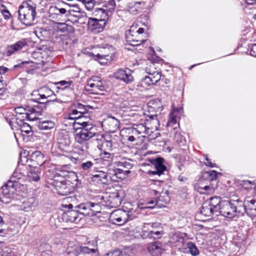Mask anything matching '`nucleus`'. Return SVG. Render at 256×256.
<instances>
[{
    "instance_id": "f257e3e1",
    "label": "nucleus",
    "mask_w": 256,
    "mask_h": 256,
    "mask_svg": "<svg viewBox=\"0 0 256 256\" xmlns=\"http://www.w3.org/2000/svg\"><path fill=\"white\" fill-rule=\"evenodd\" d=\"M218 213L222 216L230 219L244 214V202L240 198H228L224 199L218 196Z\"/></svg>"
},
{
    "instance_id": "f03ea898",
    "label": "nucleus",
    "mask_w": 256,
    "mask_h": 256,
    "mask_svg": "<svg viewBox=\"0 0 256 256\" xmlns=\"http://www.w3.org/2000/svg\"><path fill=\"white\" fill-rule=\"evenodd\" d=\"M46 181L48 187L54 188L56 193L60 196H67L74 192L76 183L64 179L52 170L46 172Z\"/></svg>"
},
{
    "instance_id": "7ed1b4c3",
    "label": "nucleus",
    "mask_w": 256,
    "mask_h": 256,
    "mask_svg": "<svg viewBox=\"0 0 256 256\" xmlns=\"http://www.w3.org/2000/svg\"><path fill=\"white\" fill-rule=\"evenodd\" d=\"M78 124L81 126V127L77 128V130L80 128V142H88L90 140L92 139L97 144V148H98V146L100 144L101 145L106 138L104 134L97 132L96 126L92 122H84Z\"/></svg>"
},
{
    "instance_id": "20e7f679",
    "label": "nucleus",
    "mask_w": 256,
    "mask_h": 256,
    "mask_svg": "<svg viewBox=\"0 0 256 256\" xmlns=\"http://www.w3.org/2000/svg\"><path fill=\"white\" fill-rule=\"evenodd\" d=\"M79 130L80 128L76 130V132L74 134V138L76 142L80 146L76 145L74 150H70L69 156H68L72 162L76 164L83 161L88 154V150L89 148L88 142H80Z\"/></svg>"
},
{
    "instance_id": "39448f33",
    "label": "nucleus",
    "mask_w": 256,
    "mask_h": 256,
    "mask_svg": "<svg viewBox=\"0 0 256 256\" xmlns=\"http://www.w3.org/2000/svg\"><path fill=\"white\" fill-rule=\"evenodd\" d=\"M32 96L28 100V104H33L34 108L32 110L34 111L36 110L38 113L43 112L50 103L58 100L56 98L48 100L47 96L44 92H41L40 90L33 92Z\"/></svg>"
},
{
    "instance_id": "423d86ee",
    "label": "nucleus",
    "mask_w": 256,
    "mask_h": 256,
    "mask_svg": "<svg viewBox=\"0 0 256 256\" xmlns=\"http://www.w3.org/2000/svg\"><path fill=\"white\" fill-rule=\"evenodd\" d=\"M126 193L122 189L116 190L110 193L108 196H102L100 200L102 205L111 208H117L120 206L126 198Z\"/></svg>"
},
{
    "instance_id": "0eeeda50",
    "label": "nucleus",
    "mask_w": 256,
    "mask_h": 256,
    "mask_svg": "<svg viewBox=\"0 0 256 256\" xmlns=\"http://www.w3.org/2000/svg\"><path fill=\"white\" fill-rule=\"evenodd\" d=\"M18 18L22 24L30 26L35 19L36 15V7L28 4L23 3L18 8Z\"/></svg>"
},
{
    "instance_id": "6e6552de",
    "label": "nucleus",
    "mask_w": 256,
    "mask_h": 256,
    "mask_svg": "<svg viewBox=\"0 0 256 256\" xmlns=\"http://www.w3.org/2000/svg\"><path fill=\"white\" fill-rule=\"evenodd\" d=\"M64 213L62 218L66 222L78 223L82 219L78 208V204L74 206L72 204H62Z\"/></svg>"
},
{
    "instance_id": "1a4fd4ad",
    "label": "nucleus",
    "mask_w": 256,
    "mask_h": 256,
    "mask_svg": "<svg viewBox=\"0 0 256 256\" xmlns=\"http://www.w3.org/2000/svg\"><path fill=\"white\" fill-rule=\"evenodd\" d=\"M70 144V136L67 132H58L57 136L56 148L60 151V155L69 156Z\"/></svg>"
},
{
    "instance_id": "9d476101",
    "label": "nucleus",
    "mask_w": 256,
    "mask_h": 256,
    "mask_svg": "<svg viewBox=\"0 0 256 256\" xmlns=\"http://www.w3.org/2000/svg\"><path fill=\"white\" fill-rule=\"evenodd\" d=\"M218 196L210 197L202 203L200 214L205 217L212 218L214 214L218 213Z\"/></svg>"
},
{
    "instance_id": "9b49d317",
    "label": "nucleus",
    "mask_w": 256,
    "mask_h": 256,
    "mask_svg": "<svg viewBox=\"0 0 256 256\" xmlns=\"http://www.w3.org/2000/svg\"><path fill=\"white\" fill-rule=\"evenodd\" d=\"M8 122L12 130H20L23 136L26 134L28 136H32L34 131L32 127L20 116H16V118L10 120Z\"/></svg>"
},
{
    "instance_id": "f8f14e48",
    "label": "nucleus",
    "mask_w": 256,
    "mask_h": 256,
    "mask_svg": "<svg viewBox=\"0 0 256 256\" xmlns=\"http://www.w3.org/2000/svg\"><path fill=\"white\" fill-rule=\"evenodd\" d=\"M78 208L82 217H92L100 212V208L98 204L91 202L80 203L78 204Z\"/></svg>"
},
{
    "instance_id": "ddd939ff",
    "label": "nucleus",
    "mask_w": 256,
    "mask_h": 256,
    "mask_svg": "<svg viewBox=\"0 0 256 256\" xmlns=\"http://www.w3.org/2000/svg\"><path fill=\"white\" fill-rule=\"evenodd\" d=\"M166 127L168 130L170 134L174 135V138L175 141L180 146L184 145L186 140L184 136L180 132V124L172 119L170 122H168Z\"/></svg>"
},
{
    "instance_id": "4468645a",
    "label": "nucleus",
    "mask_w": 256,
    "mask_h": 256,
    "mask_svg": "<svg viewBox=\"0 0 256 256\" xmlns=\"http://www.w3.org/2000/svg\"><path fill=\"white\" fill-rule=\"evenodd\" d=\"M160 106L156 107L155 106H148V110L144 113L147 124L148 122H152V128L154 127L156 130L160 126L159 120L158 118V112L162 110Z\"/></svg>"
},
{
    "instance_id": "2eb2a0df",
    "label": "nucleus",
    "mask_w": 256,
    "mask_h": 256,
    "mask_svg": "<svg viewBox=\"0 0 256 256\" xmlns=\"http://www.w3.org/2000/svg\"><path fill=\"white\" fill-rule=\"evenodd\" d=\"M148 161L152 166H154L156 169L155 170H148V174L150 175H158L160 176L166 170V166L164 164V158L162 157L148 158Z\"/></svg>"
},
{
    "instance_id": "dca6fc26",
    "label": "nucleus",
    "mask_w": 256,
    "mask_h": 256,
    "mask_svg": "<svg viewBox=\"0 0 256 256\" xmlns=\"http://www.w3.org/2000/svg\"><path fill=\"white\" fill-rule=\"evenodd\" d=\"M132 73V71L128 68H118L114 72L113 77L126 84H129L134 80Z\"/></svg>"
},
{
    "instance_id": "f3484780",
    "label": "nucleus",
    "mask_w": 256,
    "mask_h": 256,
    "mask_svg": "<svg viewBox=\"0 0 256 256\" xmlns=\"http://www.w3.org/2000/svg\"><path fill=\"white\" fill-rule=\"evenodd\" d=\"M28 46V40L26 38H22L12 44L8 45L6 48L4 54L6 56H10L18 51L26 48Z\"/></svg>"
},
{
    "instance_id": "a211bd4d",
    "label": "nucleus",
    "mask_w": 256,
    "mask_h": 256,
    "mask_svg": "<svg viewBox=\"0 0 256 256\" xmlns=\"http://www.w3.org/2000/svg\"><path fill=\"white\" fill-rule=\"evenodd\" d=\"M70 110H72V114H80L83 118L86 120L89 119L90 114L88 110L91 108L89 106H85L80 102H75L72 104L70 106Z\"/></svg>"
},
{
    "instance_id": "6ab92c4d",
    "label": "nucleus",
    "mask_w": 256,
    "mask_h": 256,
    "mask_svg": "<svg viewBox=\"0 0 256 256\" xmlns=\"http://www.w3.org/2000/svg\"><path fill=\"white\" fill-rule=\"evenodd\" d=\"M165 246L164 244L156 240L149 243L147 248L151 256H161L165 251Z\"/></svg>"
},
{
    "instance_id": "aec40b11",
    "label": "nucleus",
    "mask_w": 256,
    "mask_h": 256,
    "mask_svg": "<svg viewBox=\"0 0 256 256\" xmlns=\"http://www.w3.org/2000/svg\"><path fill=\"white\" fill-rule=\"evenodd\" d=\"M232 242L234 246L242 252L244 251L250 244L247 234L238 232L233 238Z\"/></svg>"
},
{
    "instance_id": "412c9836",
    "label": "nucleus",
    "mask_w": 256,
    "mask_h": 256,
    "mask_svg": "<svg viewBox=\"0 0 256 256\" xmlns=\"http://www.w3.org/2000/svg\"><path fill=\"white\" fill-rule=\"evenodd\" d=\"M96 174L92 175L91 180L96 184H108L109 179H111V177L109 176L107 172L102 170H98V169L94 172Z\"/></svg>"
},
{
    "instance_id": "4be33fe9",
    "label": "nucleus",
    "mask_w": 256,
    "mask_h": 256,
    "mask_svg": "<svg viewBox=\"0 0 256 256\" xmlns=\"http://www.w3.org/2000/svg\"><path fill=\"white\" fill-rule=\"evenodd\" d=\"M24 175L17 170H14L10 180L4 184L8 186V189L11 190L12 194L14 193L16 188L18 186V180L22 178Z\"/></svg>"
},
{
    "instance_id": "5701e85b",
    "label": "nucleus",
    "mask_w": 256,
    "mask_h": 256,
    "mask_svg": "<svg viewBox=\"0 0 256 256\" xmlns=\"http://www.w3.org/2000/svg\"><path fill=\"white\" fill-rule=\"evenodd\" d=\"M44 155L40 152L36 150L30 156V167L40 168L44 162Z\"/></svg>"
},
{
    "instance_id": "b1692460",
    "label": "nucleus",
    "mask_w": 256,
    "mask_h": 256,
    "mask_svg": "<svg viewBox=\"0 0 256 256\" xmlns=\"http://www.w3.org/2000/svg\"><path fill=\"white\" fill-rule=\"evenodd\" d=\"M98 160L99 159L92 158L90 160L81 161L79 168L85 172H90L93 170L94 172L98 169ZM100 161L101 160H100Z\"/></svg>"
},
{
    "instance_id": "393cba45",
    "label": "nucleus",
    "mask_w": 256,
    "mask_h": 256,
    "mask_svg": "<svg viewBox=\"0 0 256 256\" xmlns=\"http://www.w3.org/2000/svg\"><path fill=\"white\" fill-rule=\"evenodd\" d=\"M56 30L58 32L63 33L68 38L74 34L75 29L73 26L66 22H57Z\"/></svg>"
},
{
    "instance_id": "a878e982",
    "label": "nucleus",
    "mask_w": 256,
    "mask_h": 256,
    "mask_svg": "<svg viewBox=\"0 0 256 256\" xmlns=\"http://www.w3.org/2000/svg\"><path fill=\"white\" fill-rule=\"evenodd\" d=\"M126 39L128 44L133 46H140L146 42V40L141 38L138 34L136 35L132 34L131 30L126 32Z\"/></svg>"
},
{
    "instance_id": "bb28decb",
    "label": "nucleus",
    "mask_w": 256,
    "mask_h": 256,
    "mask_svg": "<svg viewBox=\"0 0 256 256\" xmlns=\"http://www.w3.org/2000/svg\"><path fill=\"white\" fill-rule=\"evenodd\" d=\"M106 22H100V18H89L88 26L92 31L100 32L104 30Z\"/></svg>"
},
{
    "instance_id": "cd10ccee",
    "label": "nucleus",
    "mask_w": 256,
    "mask_h": 256,
    "mask_svg": "<svg viewBox=\"0 0 256 256\" xmlns=\"http://www.w3.org/2000/svg\"><path fill=\"white\" fill-rule=\"evenodd\" d=\"M34 108V106L33 104H29V106H26L27 110L30 113L28 112H26V113H22L20 112V115H22V118H25L26 119L31 120V121H34L35 120L38 121L40 118H38L39 116H41L42 114V112H40V113H38L36 110L34 111L32 110V108Z\"/></svg>"
},
{
    "instance_id": "c85d7f7f",
    "label": "nucleus",
    "mask_w": 256,
    "mask_h": 256,
    "mask_svg": "<svg viewBox=\"0 0 256 256\" xmlns=\"http://www.w3.org/2000/svg\"><path fill=\"white\" fill-rule=\"evenodd\" d=\"M248 204L246 205L244 202V214L253 218L256 216V200L252 199L250 200H247Z\"/></svg>"
},
{
    "instance_id": "c756f323",
    "label": "nucleus",
    "mask_w": 256,
    "mask_h": 256,
    "mask_svg": "<svg viewBox=\"0 0 256 256\" xmlns=\"http://www.w3.org/2000/svg\"><path fill=\"white\" fill-rule=\"evenodd\" d=\"M142 4L144 6L142 2L132 1L128 4L127 10L132 14L136 15L141 12L142 9Z\"/></svg>"
},
{
    "instance_id": "7c9ffc66",
    "label": "nucleus",
    "mask_w": 256,
    "mask_h": 256,
    "mask_svg": "<svg viewBox=\"0 0 256 256\" xmlns=\"http://www.w3.org/2000/svg\"><path fill=\"white\" fill-rule=\"evenodd\" d=\"M123 212L116 210L110 216V220L114 224L123 225L126 222V220L124 219Z\"/></svg>"
},
{
    "instance_id": "2f4dec72",
    "label": "nucleus",
    "mask_w": 256,
    "mask_h": 256,
    "mask_svg": "<svg viewBox=\"0 0 256 256\" xmlns=\"http://www.w3.org/2000/svg\"><path fill=\"white\" fill-rule=\"evenodd\" d=\"M147 122L146 121V119L145 120L144 122V124H136L135 126L133 127L132 130V134H150L149 132L150 128L148 127L147 126L150 124H152V122H148V124H146Z\"/></svg>"
},
{
    "instance_id": "473e14b6",
    "label": "nucleus",
    "mask_w": 256,
    "mask_h": 256,
    "mask_svg": "<svg viewBox=\"0 0 256 256\" xmlns=\"http://www.w3.org/2000/svg\"><path fill=\"white\" fill-rule=\"evenodd\" d=\"M158 200L155 198H153L150 200H148L144 202H140L138 204V207L140 210L154 209L156 207L162 208L160 206L158 205Z\"/></svg>"
},
{
    "instance_id": "72a5a7b5",
    "label": "nucleus",
    "mask_w": 256,
    "mask_h": 256,
    "mask_svg": "<svg viewBox=\"0 0 256 256\" xmlns=\"http://www.w3.org/2000/svg\"><path fill=\"white\" fill-rule=\"evenodd\" d=\"M36 126L40 130H48L54 128L55 123L50 120L40 119L36 122Z\"/></svg>"
},
{
    "instance_id": "f704fd0d",
    "label": "nucleus",
    "mask_w": 256,
    "mask_h": 256,
    "mask_svg": "<svg viewBox=\"0 0 256 256\" xmlns=\"http://www.w3.org/2000/svg\"><path fill=\"white\" fill-rule=\"evenodd\" d=\"M30 170L28 174V177L30 181L38 182L40 179V168L30 167Z\"/></svg>"
},
{
    "instance_id": "c9c22d12",
    "label": "nucleus",
    "mask_w": 256,
    "mask_h": 256,
    "mask_svg": "<svg viewBox=\"0 0 256 256\" xmlns=\"http://www.w3.org/2000/svg\"><path fill=\"white\" fill-rule=\"evenodd\" d=\"M90 56L93 60L98 62L101 65L103 66L106 64L110 60V58H111V56L108 54H94L93 52H90Z\"/></svg>"
},
{
    "instance_id": "e433bc0d",
    "label": "nucleus",
    "mask_w": 256,
    "mask_h": 256,
    "mask_svg": "<svg viewBox=\"0 0 256 256\" xmlns=\"http://www.w3.org/2000/svg\"><path fill=\"white\" fill-rule=\"evenodd\" d=\"M54 84L56 86V88L58 90H68L72 91L74 90L73 82L72 80L66 81L62 80L55 82Z\"/></svg>"
},
{
    "instance_id": "4c0bfd02",
    "label": "nucleus",
    "mask_w": 256,
    "mask_h": 256,
    "mask_svg": "<svg viewBox=\"0 0 256 256\" xmlns=\"http://www.w3.org/2000/svg\"><path fill=\"white\" fill-rule=\"evenodd\" d=\"M108 126V130L110 132H114L119 129L120 126V121L114 117H111L107 120L106 122Z\"/></svg>"
},
{
    "instance_id": "58836bf2",
    "label": "nucleus",
    "mask_w": 256,
    "mask_h": 256,
    "mask_svg": "<svg viewBox=\"0 0 256 256\" xmlns=\"http://www.w3.org/2000/svg\"><path fill=\"white\" fill-rule=\"evenodd\" d=\"M32 62L28 61H24L19 64H15L12 68V70H17L18 69L25 70L27 72L29 73L31 70L34 69V66L32 65L29 66Z\"/></svg>"
},
{
    "instance_id": "ea45409f",
    "label": "nucleus",
    "mask_w": 256,
    "mask_h": 256,
    "mask_svg": "<svg viewBox=\"0 0 256 256\" xmlns=\"http://www.w3.org/2000/svg\"><path fill=\"white\" fill-rule=\"evenodd\" d=\"M183 112V108L182 106H178L176 108H174V106H172V109L170 114L168 122H170L172 119L177 122L176 118H180L182 115Z\"/></svg>"
},
{
    "instance_id": "a19ab883",
    "label": "nucleus",
    "mask_w": 256,
    "mask_h": 256,
    "mask_svg": "<svg viewBox=\"0 0 256 256\" xmlns=\"http://www.w3.org/2000/svg\"><path fill=\"white\" fill-rule=\"evenodd\" d=\"M160 230L154 231V230H150L148 232H146L143 233L142 236L144 237H148L149 238H152L154 239L160 238L162 237L164 234V230L161 228Z\"/></svg>"
},
{
    "instance_id": "79ce46f5",
    "label": "nucleus",
    "mask_w": 256,
    "mask_h": 256,
    "mask_svg": "<svg viewBox=\"0 0 256 256\" xmlns=\"http://www.w3.org/2000/svg\"><path fill=\"white\" fill-rule=\"evenodd\" d=\"M98 149L100 150L102 152L105 151H111L112 150V143L110 137L108 136L104 142H102L101 145L100 144L98 146Z\"/></svg>"
},
{
    "instance_id": "37998d69",
    "label": "nucleus",
    "mask_w": 256,
    "mask_h": 256,
    "mask_svg": "<svg viewBox=\"0 0 256 256\" xmlns=\"http://www.w3.org/2000/svg\"><path fill=\"white\" fill-rule=\"evenodd\" d=\"M94 12H97V15L100 16V22H106L111 17L112 14H110L108 12V9L104 8H94Z\"/></svg>"
},
{
    "instance_id": "c03bdc74",
    "label": "nucleus",
    "mask_w": 256,
    "mask_h": 256,
    "mask_svg": "<svg viewBox=\"0 0 256 256\" xmlns=\"http://www.w3.org/2000/svg\"><path fill=\"white\" fill-rule=\"evenodd\" d=\"M222 174L220 172H218L214 170L206 171L204 172L202 176V180H207L208 181H213L216 179L218 174Z\"/></svg>"
},
{
    "instance_id": "a18cd8bd",
    "label": "nucleus",
    "mask_w": 256,
    "mask_h": 256,
    "mask_svg": "<svg viewBox=\"0 0 256 256\" xmlns=\"http://www.w3.org/2000/svg\"><path fill=\"white\" fill-rule=\"evenodd\" d=\"M10 194H12L11 190H10L8 186L4 184L0 188V202H8L7 201H5V198H9L10 197Z\"/></svg>"
},
{
    "instance_id": "49530a36",
    "label": "nucleus",
    "mask_w": 256,
    "mask_h": 256,
    "mask_svg": "<svg viewBox=\"0 0 256 256\" xmlns=\"http://www.w3.org/2000/svg\"><path fill=\"white\" fill-rule=\"evenodd\" d=\"M132 161V160L130 158H123L116 164L118 166L125 168V170H130L133 166V164L130 162Z\"/></svg>"
},
{
    "instance_id": "de8ad7c7",
    "label": "nucleus",
    "mask_w": 256,
    "mask_h": 256,
    "mask_svg": "<svg viewBox=\"0 0 256 256\" xmlns=\"http://www.w3.org/2000/svg\"><path fill=\"white\" fill-rule=\"evenodd\" d=\"M112 174L116 176L117 178H122L126 176H128L130 173V171L128 170H125L122 168H116L112 170Z\"/></svg>"
},
{
    "instance_id": "09e8293b",
    "label": "nucleus",
    "mask_w": 256,
    "mask_h": 256,
    "mask_svg": "<svg viewBox=\"0 0 256 256\" xmlns=\"http://www.w3.org/2000/svg\"><path fill=\"white\" fill-rule=\"evenodd\" d=\"M97 83L92 82L91 80H87V84L84 87V90L89 94H96Z\"/></svg>"
},
{
    "instance_id": "8fccbe9b",
    "label": "nucleus",
    "mask_w": 256,
    "mask_h": 256,
    "mask_svg": "<svg viewBox=\"0 0 256 256\" xmlns=\"http://www.w3.org/2000/svg\"><path fill=\"white\" fill-rule=\"evenodd\" d=\"M65 5L67 6L68 10V15L69 16H73L72 14L73 13L76 14H80V8L79 7L78 4H70L68 3L65 2Z\"/></svg>"
},
{
    "instance_id": "3c124183",
    "label": "nucleus",
    "mask_w": 256,
    "mask_h": 256,
    "mask_svg": "<svg viewBox=\"0 0 256 256\" xmlns=\"http://www.w3.org/2000/svg\"><path fill=\"white\" fill-rule=\"evenodd\" d=\"M186 246L188 248V249L190 253L192 256H197L199 254V250L198 249L195 244L192 242H188L186 244Z\"/></svg>"
},
{
    "instance_id": "603ef678",
    "label": "nucleus",
    "mask_w": 256,
    "mask_h": 256,
    "mask_svg": "<svg viewBox=\"0 0 256 256\" xmlns=\"http://www.w3.org/2000/svg\"><path fill=\"white\" fill-rule=\"evenodd\" d=\"M72 14L74 16H68L67 21L72 22L74 23L78 22L79 18L86 16V12L81 10L80 14L73 13Z\"/></svg>"
},
{
    "instance_id": "864d4df0",
    "label": "nucleus",
    "mask_w": 256,
    "mask_h": 256,
    "mask_svg": "<svg viewBox=\"0 0 256 256\" xmlns=\"http://www.w3.org/2000/svg\"><path fill=\"white\" fill-rule=\"evenodd\" d=\"M108 86L106 81L100 80L97 83L96 94H99L100 92L107 91Z\"/></svg>"
},
{
    "instance_id": "5fc2aeb1",
    "label": "nucleus",
    "mask_w": 256,
    "mask_h": 256,
    "mask_svg": "<svg viewBox=\"0 0 256 256\" xmlns=\"http://www.w3.org/2000/svg\"><path fill=\"white\" fill-rule=\"evenodd\" d=\"M71 168L72 166L70 164H64L60 166V168H59L60 171L62 172H72L75 178V182H76L78 180V178L76 174V173L74 172H73L71 171Z\"/></svg>"
},
{
    "instance_id": "6e6d98bb",
    "label": "nucleus",
    "mask_w": 256,
    "mask_h": 256,
    "mask_svg": "<svg viewBox=\"0 0 256 256\" xmlns=\"http://www.w3.org/2000/svg\"><path fill=\"white\" fill-rule=\"evenodd\" d=\"M109 8H107L108 10V12L110 13V14H112L114 12L116 8V2L114 0H109L108 2L104 5V7L105 8H107L108 6H109Z\"/></svg>"
},
{
    "instance_id": "4d7b16f0",
    "label": "nucleus",
    "mask_w": 256,
    "mask_h": 256,
    "mask_svg": "<svg viewBox=\"0 0 256 256\" xmlns=\"http://www.w3.org/2000/svg\"><path fill=\"white\" fill-rule=\"evenodd\" d=\"M40 92H44V94L47 96L48 98L52 96H54V98H56V95L54 94V92L48 87H44L41 88L40 89Z\"/></svg>"
},
{
    "instance_id": "13d9d810",
    "label": "nucleus",
    "mask_w": 256,
    "mask_h": 256,
    "mask_svg": "<svg viewBox=\"0 0 256 256\" xmlns=\"http://www.w3.org/2000/svg\"><path fill=\"white\" fill-rule=\"evenodd\" d=\"M30 156L28 157L27 156H22V154H20V158L18 161V164L22 165H27L30 167Z\"/></svg>"
},
{
    "instance_id": "bf43d9fd",
    "label": "nucleus",
    "mask_w": 256,
    "mask_h": 256,
    "mask_svg": "<svg viewBox=\"0 0 256 256\" xmlns=\"http://www.w3.org/2000/svg\"><path fill=\"white\" fill-rule=\"evenodd\" d=\"M240 184L244 189L248 190L251 188L252 186L254 185V182L248 180H243L240 181Z\"/></svg>"
},
{
    "instance_id": "052dcab7",
    "label": "nucleus",
    "mask_w": 256,
    "mask_h": 256,
    "mask_svg": "<svg viewBox=\"0 0 256 256\" xmlns=\"http://www.w3.org/2000/svg\"><path fill=\"white\" fill-rule=\"evenodd\" d=\"M100 155L102 156V159L108 162H111L114 157V154L108 152V151L102 152Z\"/></svg>"
},
{
    "instance_id": "680f3d73",
    "label": "nucleus",
    "mask_w": 256,
    "mask_h": 256,
    "mask_svg": "<svg viewBox=\"0 0 256 256\" xmlns=\"http://www.w3.org/2000/svg\"><path fill=\"white\" fill-rule=\"evenodd\" d=\"M83 118L82 116H80V114H76L75 115L72 114V110H70V108L69 112L68 114V118L69 120H80V118Z\"/></svg>"
},
{
    "instance_id": "e2e57ef3",
    "label": "nucleus",
    "mask_w": 256,
    "mask_h": 256,
    "mask_svg": "<svg viewBox=\"0 0 256 256\" xmlns=\"http://www.w3.org/2000/svg\"><path fill=\"white\" fill-rule=\"evenodd\" d=\"M140 84V86L142 87H144L145 86H152V83L148 76H145L144 78H143L141 80Z\"/></svg>"
},
{
    "instance_id": "0e129e2a",
    "label": "nucleus",
    "mask_w": 256,
    "mask_h": 256,
    "mask_svg": "<svg viewBox=\"0 0 256 256\" xmlns=\"http://www.w3.org/2000/svg\"><path fill=\"white\" fill-rule=\"evenodd\" d=\"M104 256H122V251L116 249L106 254Z\"/></svg>"
},
{
    "instance_id": "69168bd1",
    "label": "nucleus",
    "mask_w": 256,
    "mask_h": 256,
    "mask_svg": "<svg viewBox=\"0 0 256 256\" xmlns=\"http://www.w3.org/2000/svg\"><path fill=\"white\" fill-rule=\"evenodd\" d=\"M56 14H64L65 16L68 18V8H67V6H66V8H56Z\"/></svg>"
},
{
    "instance_id": "338daca9",
    "label": "nucleus",
    "mask_w": 256,
    "mask_h": 256,
    "mask_svg": "<svg viewBox=\"0 0 256 256\" xmlns=\"http://www.w3.org/2000/svg\"><path fill=\"white\" fill-rule=\"evenodd\" d=\"M150 48L152 52L154 54L152 55V58L153 62H154L159 63L160 61H162V59L156 54V52L154 48L152 47H150Z\"/></svg>"
},
{
    "instance_id": "774afa93",
    "label": "nucleus",
    "mask_w": 256,
    "mask_h": 256,
    "mask_svg": "<svg viewBox=\"0 0 256 256\" xmlns=\"http://www.w3.org/2000/svg\"><path fill=\"white\" fill-rule=\"evenodd\" d=\"M1 6L4 8V9L2 10V12L3 14L4 18L6 20L10 18V17L11 16V14H10L9 11L6 9V6L4 4H2Z\"/></svg>"
}]
</instances>
